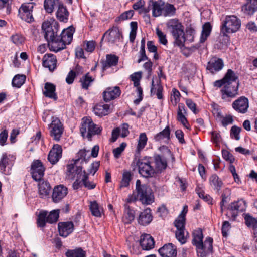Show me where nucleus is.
<instances>
[{"instance_id": "nucleus-29", "label": "nucleus", "mask_w": 257, "mask_h": 257, "mask_svg": "<svg viewBox=\"0 0 257 257\" xmlns=\"http://www.w3.org/2000/svg\"><path fill=\"white\" fill-rule=\"evenodd\" d=\"M56 16L59 21L64 23L68 22L69 12L66 7L63 3H59Z\"/></svg>"}, {"instance_id": "nucleus-46", "label": "nucleus", "mask_w": 257, "mask_h": 257, "mask_svg": "<svg viewBox=\"0 0 257 257\" xmlns=\"http://www.w3.org/2000/svg\"><path fill=\"white\" fill-rule=\"evenodd\" d=\"M211 30L212 26L209 22H206L203 25L200 40V43H203L206 41L207 37L210 35Z\"/></svg>"}, {"instance_id": "nucleus-35", "label": "nucleus", "mask_w": 257, "mask_h": 257, "mask_svg": "<svg viewBox=\"0 0 257 257\" xmlns=\"http://www.w3.org/2000/svg\"><path fill=\"white\" fill-rule=\"evenodd\" d=\"M39 193L41 198H44L49 195L51 187L49 182L43 181L39 184Z\"/></svg>"}, {"instance_id": "nucleus-44", "label": "nucleus", "mask_w": 257, "mask_h": 257, "mask_svg": "<svg viewBox=\"0 0 257 257\" xmlns=\"http://www.w3.org/2000/svg\"><path fill=\"white\" fill-rule=\"evenodd\" d=\"M9 159L6 154H4L2 155V158L0 160V171L5 175H9L11 174V169L7 166L8 164Z\"/></svg>"}, {"instance_id": "nucleus-26", "label": "nucleus", "mask_w": 257, "mask_h": 257, "mask_svg": "<svg viewBox=\"0 0 257 257\" xmlns=\"http://www.w3.org/2000/svg\"><path fill=\"white\" fill-rule=\"evenodd\" d=\"M153 219V216L150 208H148L141 212L138 218V222L142 226L149 224Z\"/></svg>"}, {"instance_id": "nucleus-25", "label": "nucleus", "mask_w": 257, "mask_h": 257, "mask_svg": "<svg viewBox=\"0 0 257 257\" xmlns=\"http://www.w3.org/2000/svg\"><path fill=\"white\" fill-rule=\"evenodd\" d=\"M140 244L143 250H149L154 247L155 241L150 234L145 233L140 236Z\"/></svg>"}, {"instance_id": "nucleus-22", "label": "nucleus", "mask_w": 257, "mask_h": 257, "mask_svg": "<svg viewBox=\"0 0 257 257\" xmlns=\"http://www.w3.org/2000/svg\"><path fill=\"white\" fill-rule=\"evenodd\" d=\"M62 148L59 144H54L50 151L48 160L52 164H55L62 157Z\"/></svg>"}, {"instance_id": "nucleus-4", "label": "nucleus", "mask_w": 257, "mask_h": 257, "mask_svg": "<svg viewBox=\"0 0 257 257\" xmlns=\"http://www.w3.org/2000/svg\"><path fill=\"white\" fill-rule=\"evenodd\" d=\"M137 198L143 204L149 205L154 201V197L151 188L146 184H142L140 180L136 182Z\"/></svg>"}, {"instance_id": "nucleus-48", "label": "nucleus", "mask_w": 257, "mask_h": 257, "mask_svg": "<svg viewBox=\"0 0 257 257\" xmlns=\"http://www.w3.org/2000/svg\"><path fill=\"white\" fill-rule=\"evenodd\" d=\"M246 4L242 7V11L247 15H252L257 11V4L253 3L252 0H249Z\"/></svg>"}, {"instance_id": "nucleus-9", "label": "nucleus", "mask_w": 257, "mask_h": 257, "mask_svg": "<svg viewBox=\"0 0 257 257\" xmlns=\"http://www.w3.org/2000/svg\"><path fill=\"white\" fill-rule=\"evenodd\" d=\"M239 83H226L220 90L221 98L225 101H230L229 98H234L239 95Z\"/></svg>"}, {"instance_id": "nucleus-18", "label": "nucleus", "mask_w": 257, "mask_h": 257, "mask_svg": "<svg viewBox=\"0 0 257 257\" xmlns=\"http://www.w3.org/2000/svg\"><path fill=\"white\" fill-rule=\"evenodd\" d=\"M73 162V163L67 164L66 166V177L68 179L73 180L76 176L77 178L80 179V175L83 174L82 167L77 166L76 165L78 163Z\"/></svg>"}, {"instance_id": "nucleus-8", "label": "nucleus", "mask_w": 257, "mask_h": 257, "mask_svg": "<svg viewBox=\"0 0 257 257\" xmlns=\"http://www.w3.org/2000/svg\"><path fill=\"white\" fill-rule=\"evenodd\" d=\"M152 161L146 157L143 159H138L136 162L138 167L139 173L145 178H151L154 177L157 172L154 167L152 166Z\"/></svg>"}, {"instance_id": "nucleus-49", "label": "nucleus", "mask_w": 257, "mask_h": 257, "mask_svg": "<svg viewBox=\"0 0 257 257\" xmlns=\"http://www.w3.org/2000/svg\"><path fill=\"white\" fill-rule=\"evenodd\" d=\"M80 179L82 180L83 185L88 189L91 190L96 187V183L88 180V174L85 171L83 172V174L80 175Z\"/></svg>"}, {"instance_id": "nucleus-17", "label": "nucleus", "mask_w": 257, "mask_h": 257, "mask_svg": "<svg viewBox=\"0 0 257 257\" xmlns=\"http://www.w3.org/2000/svg\"><path fill=\"white\" fill-rule=\"evenodd\" d=\"M57 60L56 56L51 53L45 54L42 59V65L53 72L57 68Z\"/></svg>"}, {"instance_id": "nucleus-14", "label": "nucleus", "mask_w": 257, "mask_h": 257, "mask_svg": "<svg viewBox=\"0 0 257 257\" xmlns=\"http://www.w3.org/2000/svg\"><path fill=\"white\" fill-rule=\"evenodd\" d=\"M224 66V62L221 58L213 56L208 62L206 69L211 74H214L221 70Z\"/></svg>"}, {"instance_id": "nucleus-32", "label": "nucleus", "mask_w": 257, "mask_h": 257, "mask_svg": "<svg viewBox=\"0 0 257 257\" xmlns=\"http://www.w3.org/2000/svg\"><path fill=\"white\" fill-rule=\"evenodd\" d=\"M56 91V86L50 82H46L43 92L44 95L47 97L56 100L58 98Z\"/></svg>"}, {"instance_id": "nucleus-40", "label": "nucleus", "mask_w": 257, "mask_h": 257, "mask_svg": "<svg viewBox=\"0 0 257 257\" xmlns=\"http://www.w3.org/2000/svg\"><path fill=\"white\" fill-rule=\"evenodd\" d=\"M162 10V16L171 17L175 15L176 9L173 5L164 2Z\"/></svg>"}, {"instance_id": "nucleus-21", "label": "nucleus", "mask_w": 257, "mask_h": 257, "mask_svg": "<svg viewBox=\"0 0 257 257\" xmlns=\"http://www.w3.org/2000/svg\"><path fill=\"white\" fill-rule=\"evenodd\" d=\"M121 94V90L118 86L107 87L103 92V100L109 102L118 97Z\"/></svg>"}, {"instance_id": "nucleus-24", "label": "nucleus", "mask_w": 257, "mask_h": 257, "mask_svg": "<svg viewBox=\"0 0 257 257\" xmlns=\"http://www.w3.org/2000/svg\"><path fill=\"white\" fill-rule=\"evenodd\" d=\"M162 257H176L177 251L176 247L172 243L165 244L158 250Z\"/></svg>"}, {"instance_id": "nucleus-58", "label": "nucleus", "mask_w": 257, "mask_h": 257, "mask_svg": "<svg viewBox=\"0 0 257 257\" xmlns=\"http://www.w3.org/2000/svg\"><path fill=\"white\" fill-rule=\"evenodd\" d=\"M126 145L127 144L126 143L123 142L120 144V145L118 147L113 150V153L115 158L117 159L119 158L121 153L124 150L125 147H126Z\"/></svg>"}, {"instance_id": "nucleus-28", "label": "nucleus", "mask_w": 257, "mask_h": 257, "mask_svg": "<svg viewBox=\"0 0 257 257\" xmlns=\"http://www.w3.org/2000/svg\"><path fill=\"white\" fill-rule=\"evenodd\" d=\"M187 114L186 108L183 103H179L178 106L177 120L186 128L190 129V125L188 123L185 115Z\"/></svg>"}, {"instance_id": "nucleus-36", "label": "nucleus", "mask_w": 257, "mask_h": 257, "mask_svg": "<svg viewBox=\"0 0 257 257\" xmlns=\"http://www.w3.org/2000/svg\"><path fill=\"white\" fill-rule=\"evenodd\" d=\"M209 182L210 186L218 192L223 185L222 180L216 174L212 175L209 178Z\"/></svg>"}, {"instance_id": "nucleus-34", "label": "nucleus", "mask_w": 257, "mask_h": 257, "mask_svg": "<svg viewBox=\"0 0 257 257\" xmlns=\"http://www.w3.org/2000/svg\"><path fill=\"white\" fill-rule=\"evenodd\" d=\"M124 207L122 220L125 224H130L135 219V211L126 204Z\"/></svg>"}, {"instance_id": "nucleus-53", "label": "nucleus", "mask_w": 257, "mask_h": 257, "mask_svg": "<svg viewBox=\"0 0 257 257\" xmlns=\"http://www.w3.org/2000/svg\"><path fill=\"white\" fill-rule=\"evenodd\" d=\"M26 76L24 75L17 74L14 76L12 80V85L13 87L20 88L24 83Z\"/></svg>"}, {"instance_id": "nucleus-47", "label": "nucleus", "mask_w": 257, "mask_h": 257, "mask_svg": "<svg viewBox=\"0 0 257 257\" xmlns=\"http://www.w3.org/2000/svg\"><path fill=\"white\" fill-rule=\"evenodd\" d=\"M48 212L47 211H40L37 216L36 224L39 228H43L46 226L47 222V216Z\"/></svg>"}, {"instance_id": "nucleus-20", "label": "nucleus", "mask_w": 257, "mask_h": 257, "mask_svg": "<svg viewBox=\"0 0 257 257\" xmlns=\"http://www.w3.org/2000/svg\"><path fill=\"white\" fill-rule=\"evenodd\" d=\"M106 36L108 42L114 44L116 42L119 41L120 39L122 38V32L119 30L118 27H113L109 29L103 35L102 39Z\"/></svg>"}, {"instance_id": "nucleus-10", "label": "nucleus", "mask_w": 257, "mask_h": 257, "mask_svg": "<svg viewBox=\"0 0 257 257\" xmlns=\"http://www.w3.org/2000/svg\"><path fill=\"white\" fill-rule=\"evenodd\" d=\"M50 135L56 141H59L64 131L63 124L57 117H53L49 125Z\"/></svg>"}, {"instance_id": "nucleus-41", "label": "nucleus", "mask_w": 257, "mask_h": 257, "mask_svg": "<svg viewBox=\"0 0 257 257\" xmlns=\"http://www.w3.org/2000/svg\"><path fill=\"white\" fill-rule=\"evenodd\" d=\"M170 127L167 125L162 131L157 133L154 136V139L155 141L158 142H160L165 139H167L168 141L170 139Z\"/></svg>"}, {"instance_id": "nucleus-13", "label": "nucleus", "mask_w": 257, "mask_h": 257, "mask_svg": "<svg viewBox=\"0 0 257 257\" xmlns=\"http://www.w3.org/2000/svg\"><path fill=\"white\" fill-rule=\"evenodd\" d=\"M232 107L239 113H246L249 108L248 99L244 96H240L232 102Z\"/></svg>"}, {"instance_id": "nucleus-33", "label": "nucleus", "mask_w": 257, "mask_h": 257, "mask_svg": "<svg viewBox=\"0 0 257 257\" xmlns=\"http://www.w3.org/2000/svg\"><path fill=\"white\" fill-rule=\"evenodd\" d=\"M163 87L161 84L160 80L157 81V84L154 83V81L152 79L151 82V95H156L159 99H162L163 98Z\"/></svg>"}, {"instance_id": "nucleus-7", "label": "nucleus", "mask_w": 257, "mask_h": 257, "mask_svg": "<svg viewBox=\"0 0 257 257\" xmlns=\"http://www.w3.org/2000/svg\"><path fill=\"white\" fill-rule=\"evenodd\" d=\"M241 26L240 20L234 15L226 16L221 27V33L223 36L237 32Z\"/></svg>"}, {"instance_id": "nucleus-38", "label": "nucleus", "mask_w": 257, "mask_h": 257, "mask_svg": "<svg viewBox=\"0 0 257 257\" xmlns=\"http://www.w3.org/2000/svg\"><path fill=\"white\" fill-rule=\"evenodd\" d=\"M223 80H224L225 83H239L238 75L230 69L227 70L223 77Z\"/></svg>"}, {"instance_id": "nucleus-1", "label": "nucleus", "mask_w": 257, "mask_h": 257, "mask_svg": "<svg viewBox=\"0 0 257 257\" xmlns=\"http://www.w3.org/2000/svg\"><path fill=\"white\" fill-rule=\"evenodd\" d=\"M159 150L162 152V154H155L152 158H150L154 164V168L157 174H160L166 170L170 160L173 163L175 161L174 155L167 146H162Z\"/></svg>"}, {"instance_id": "nucleus-37", "label": "nucleus", "mask_w": 257, "mask_h": 257, "mask_svg": "<svg viewBox=\"0 0 257 257\" xmlns=\"http://www.w3.org/2000/svg\"><path fill=\"white\" fill-rule=\"evenodd\" d=\"M133 174L130 171L124 170L122 173V179L120 182L118 189L121 190L123 188L128 187L132 179Z\"/></svg>"}, {"instance_id": "nucleus-63", "label": "nucleus", "mask_w": 257, "mask_h": 257, "mask_svg": "<svg viewBox=\"0 0 257 257\" xmlns=\"http://www.w3.org/2000/svg\"><path fill=\"white\" fill-rule=\"evenodd\" d=\"M241 131V128L239 127H237L235 125L233 126L230 130V136L231 138H233L236 140H238L240 139L239 133Z\"/></svg>"}, {"instance_id": "nucleus-57", "label": "nucleus", "mask_w": 257, "mask_h": 257, "mask_svg": "<svg viewBox=\"0 0 257 257\" xmlns=\"http://www.w3.org/2000/svg\"><path fill=\"white\" fill-rule=\"evenodd\" d=\"M10 39L16 45H20L24 42L25 38L21 34L16 33L11 36Z\"/></svg>"}, {"instance_id": "nucleus-61", "label": "nucleus", "mask_w": 257, "mask_h": 257, "mask_svg": "<svg viewBox=\"0 0 257 257\" xmlns=\"http://www.w3.org/2000/svg\"><path fill=\"white\" fill-rule=\"evenodd\" d=\"M245 222L248 227H255L257 226V221L249 215H246L245 216Z\"/></svg>"}, {"instance_id": "nucleus-11", "label": "nucleus", "mask_w": 257, "mask_h": 257, "mask_svg": "<svg viewBox=\"0 0 257 257\" xmlns=\"http://www.w3.org/2000/svg\"><path fill=\"white\" fill-rule=\"evenodd\" d=\"M246 209V203L243 200L235 201L229 204L227 208L226 215L234 220L239 212L244 211Z\"/></svg>"}, {"instance_id": "nucleus-39", "label": "nucleus", "mask_w": 257, "mask_h": 257, "mask_svg": "<svg viewBox=\"0 0 257 257\" xmlns=\"http://www.w3.org/2000/svg\"><path fill=\"white\" fill-rule=\"evenodd\" d=\"M89 209L93 216L96 217H101L103 209L98 205L96 201L90 202Z\"/></svg>"}, {"instance_id": "nucleus-27", "label": "nucleus", "mask_w": 257, "mask_h": 257, "mask_svg": "<svg viewBox=\"0 0 257 257\" xmlns=\"http://www.w3.org/2000/svg\"><path fill=\"white\" fill-rule=\"evenodd\" d=\"M119 57L114 54H107L106 60H101L102 70L104 72L108 68L116 66L118 62Z\"/></svg>"}, {"instance_id": "nucleus-6", "label": "nucleus", "mask_w": 257, "mask_h": 257, "mask_svg": "<svg viewBox=\"0 0 257 257\" xmlns=\"http://www.w3.org/2000/svg\"><path fill=\"white\" fill-rule=\"evenodd\" d=\"M83 122L80 128V131L82 136H85L90 141L92 137L95 135H99L102 131V127H98L89 117L83 118Z\"/></svg>"}, {"instance_id": "nucleus-59", "label": "nucleus", "mask_w": 257, "mask_h": 257, "mask_svg": "<svg viewBox=\"0 0 257 257\" xmlns=\"http://www.w3.org/2000/svg\"><path fill=\"white\" fill-rule=\"evenodd\" d=\"M130 78L134 82V86H138L140 84V82L142 78V72H137L134 73L130 76Z\"/></svg>"}, {"instance_id": "nucleus-23", "label": "nucleus", "mask_w": 257, "mask_h": 257, "mask_svg": "<svg viewBox=\"0 0 257 257\" xmlns=\"http://www.w3.org/2000/svg\"><path fill=\"white\" fill-rule=\"evenodd\" d=\"M59 235L66 237L70 234L74 230V224L72 221L60 222L58 224Z\"/></svg>"}, {"instance_id": "nucleus-55", "label": "nucleus", "mask_w": 257, "mask_h": 257, "mask_svg": "<svg viewBox=\"0 0 257 257\" xmlns=\"http://www.w3.org/2000/svg\"><path fill=\"white\" fill-rule=\"evenodd\" d=\"M59 212L58 210H54L49 214L47 213V222L50 224L56 223L59 218Z\"/></svg>"}, {"instance_id": "nucleus-51", "label": "nucleus", "mask_w": 257, "mask_h": 257, "mask_svg": "<svg viewBox=\"0 0 257 257\" xmlns=\"http://www.w3.org/2000/svg\"><path fill=\"white\" fill-rule=\"evenodd\" d=\"M147 140L148 138L145 133H142L140 134L137 146L138 152H140L145 148L147 144Z\"/></svg>"}, {"instance_id": "nucleus-60", "label": "nucleus", "mask_w": 257, "mask_h": 257, "mask_svg": "<svg viewBox=\"0 0 257 257\" xmlns=\"http://www.w3.org/2000/svg\"><path fill=\"white\" fill-rule=\"evenodd\" d=\"M184 230H177L176 231V237L181 244H184L187 241V238L184 236Z\"/></svg>"}, {"instance_id": "nucleus-19", "label": "nucleus", "mask_w": 257, "mask_h": 257, "mask_svg": "<svg viewBox=\"0 0 257 257\" xmlns=\"http://www.w3.org/2000/svg\"><path fill=\"white\" fill-rule=\"evenodd\" d=\"M68 194V189L63 185L55 186L53 190L52 199L54 203L61 201Z\"/></svg>"}, {"instance_id": "nucleus-30", "label": "nucleus", "mask_w": 257, "mask_h": 257, "mask_svg": "<svg viewBox=\"0 0 257 257\" xmlns=\"http://www.w3.org/2000/svg\"><path fill=\"white\" fill-rule=\"evenodd\" d=\"M93 111L96 115L99 117L106 116L110 112V106L103 103H98L94 106Z\"/></svg>"}, {"instance_id": "nucleus-64", "label": "nucleus", "mask_w": 257, "mask_h": 257, "mask_svg": "<svg viewBox=\"0 0 257 257\" xmlns=\"http://www.w3.org/2000/svg\"><path fill=\"white\" fill-rule=\"evenodd\" d=\"M186 104L187 107L191 110L194 114H197L198 111L196 109V104L192 101V99L187 98L185 100Z\"/></svg>"}, {"instance_id": "nucleus-2", "label": "nucleus", "mask_w": 257, "mask_h": 257, "mask_svg": "<svg viewBox=\"0 0 257 257\" xmlns=\"http://www.w3.org/2000/svg\"><path fill=\"white\" fill-rule=\"evenodd\" d=\"M167 26L175 39V44L181 48L184 47L186 37L181 23L177 19H172L168 21Z\"/></svg>"}, {"instance_id": "nucleus-56", "label": "nucleus", "mask_w": 257, "mask_h": 257, "mask_svg": "<svg viewBox=\"0 0 257 257\" xmlns=\"http://www.w3.org/2000/svg\"><path fill=\"white\" fill-rule=\"evenodd\" d=\"M185 214L183 216L179 215L178 218L174 222L175 226L177 230L185 229Z\"/></svg>"}, {"instance_id": "nucleus-43", "label": "nucleus", "mask_w": 257, "mask_h": 257, "mask_svg": "<svg viewBox=\"0 0 257 257\" xmlns=\"http://www.w3.org/2000/svg\"><path fill=\"white\" fill-rule=\"evenodd\" d=\"M89 152V150L86 151L85 149H81L77 154V158L74 160L75 163H78L79 161H81V163L85 162L87 163L90 158V155L88 154Z\"/></svg>"}, {"instance_id": "nucleus-31", "label": "nucleus", "mask_w": 257, "mask_h": 257, "mask_svg": "<svg viewBox=\"0 0 257 257\" xmlns=\"http://www.w3.org/2000/svg\"><path fill=\"white\" fill-rule=\"evenodd\" d=\"M164 2L162 1H149V6L152 7V16L155 17L162 16Z\"/></svg>"}, {"instance_id": "nucleus-45", "label": "nucleus", "mask_w": 257, "mask_h": 257, "mask_svg": "<svg viewBox=\"0 0 257 257\" xmlns=\"http://www.w3.org/2000/svg\"><path fill=\"white\" fill-rule=\"evenodd\" d=\"M203 235L201 228L195 230L193 232L192 244L196 247L203 242Z\"/></svg>"}, {"instance_id": "nucleus-5", "label": "nucleus", "mask_w": 257, "mask_h": 257, "mask_svg": "<svg viewBox=\"0 0 257 257\" xmlns=\"http://www.w3.org/2000/svg\"><path fill=\"white\" fill-rule=\"evenodd\" d=\"M74 29L73 27H69L64 29L61 34L58 36V42L55 43L51 46L50 50L57 52L66 48V45L70 44L72 40Z\"/></svg>"}, {"instance_id": "nucleus-12", "label": "nucleus", "mask_w": 257, "mask_h": 257, "mask_svg": "<svg viewBox=\"0 0 257 257\" xmlns=\"http://www.w3.org/2000/svg\"><path fill=\"white\" fill-rule=\"evenodd\" d=\"M34 8L33 3L23 4L19 9V17L25 21L31 23L34 21L32 11Z\"/></svg>"}, {"instance_id": "nucleus-16", "label": "nucleus", "mask_w": 257, "mask_h": 257, "mask_svg": "<svg viewBox=\"0 0 257 257\" xmlns=\"http://www.w3.org/2000/svg\"><path fill=\"white\" fill-rule=\"evenodd\" d=\"M213 239L211 237L206 238L205 241L198 244L196 247L197 252L200 254L201 257H205L207 254L213 252Z\"/></svg>"}, {"instance_id": "nucleus-15", "label": "nucleus", "mask_w": 257, "mask_h": 257, "mask_svg": "<svg viewBox=\"0 0 257 257\" xmlns=\"http://www.w3.org/2000/svg\"><path fill=\"white\" fill-rule=\"evenodd\" d=\"M45 168L39 160H36L31 164L32 178L36 181H40L44 174Z\"/></svg>"}, {"instance_id": "nucleus-52", "label": "nucleus", "mask_w": 257, "mask_h": 257, "mask_svg": "<svg viewBox=\"0 0 257 257\" xmlns=\"http://www.w3.org/2000/svg\"><path fill=\"white\" fill-rule=\"evenodd\" d=\"M59 3H61L59 0H45L44 2V7L46 11L48 13L53 12L54 6L59 5Z\"/></svg>"}, {"instance_id": "nucleus-3", "label": "nucleus", "mask_w": 257, "mask_h": 257, "mask_svg": "<svg viewBox=\"0 0 257 257\" xmlns=\"http://www.w3.org/2000/svg\"><path fill=\"white\" fill-rule=\"evenodd\" d=\"M59 29V24L54 20L52 22L46 21L42 23V30L44 33V37L47 41L50 48L55 43L58 42Z\"/></svg>"}, {"instance_id": "nucleus-42", "label": "nucleus", "mask_w": 257, "mask_h": 257, "mask_svg": "<svg viewBox=\"0 0 257 257\" xmlns=\"http://www.w3.org/2000/svg\"><path fill=\"white\" fill-rule=\"evenodd\" d=\"M94 81V78L90 76L89 73L85 74L79 80L82 88L85 90L88 89L89 86Z\"/></svg>"}, {"instance_id": "nucleus-50", "label": "nucleus", "mask_w": 257, "mask_h": 257, "mask_svg": "<svg viewBox=\"0 0 257 257\" xmlns=\"http://www.w3.org/2000/svg\"><path fill=\"white\" fill-rule=\"evenodd\" d=\"M66 257H86V252L81 248L75 249H68L65 252Z\"/></svg>"}, {"instance_id": "nucleus-62", "label": "nucleus", "mask_w": 257, "mask_h": 257, "mask_svg": "<svg viewBox=\"0 0 257 257\" xmlns=\"http://www.w3.org/2000/svg\"><path fill=\"white\" fill-rule=\"evenodd\" d=\"M156 34L158 37L160 43L163 45H166L168 43L166 35L159 28L156 29Z\"/></svg>"}, {"instance_id": "nucleus-54", "label": "nucleus", "mask_w": 257, "mask_h": 257, "mask_svg": "<svg viewBox=\"0 0 257 257\" xmlns=\"http://www.w3.org/2000/svg\"><path fill=\"white\" fill-rule=\"evenodd\" d=\"M134 14V10H130L122 13L119 16L116 17L115 22L117 23H120L121 22L130 19Z\"/></svg>"}]
</instances>
